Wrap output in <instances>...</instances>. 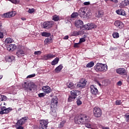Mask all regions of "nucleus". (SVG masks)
I'll use <instances>...</instances> for the list:
<instances>
[{"mask_svg":"<svg viewBox=\"0 0 129 129\" xmlns=\"http://www.w3.org/2000/svg\"><path fill=\"white\" fill-rule=\"evenodd\" d=\"M74 121L77 124H85L89 122V119L86 115L80 114L75 116Z\"/></svg>","mask_w":129,"mask_h":129,"instance_id":"f257e3e1","label":"nucleus"},{"mask_svg":"<svg viewBox=\"0 0 129 129\" xmlns=\"http://www.w3.org/2000/svg\"><path fill=\"white\" fill-rule=\"evenodd\" d=\"M22 88L26 91L30 92L32 91V90L35 89L36 85L33 83L29 82H24L22 84Z\"/></svg>","mask_w":129,"mask_h":129,"instance_id":"f03ea898","label":"nucleus"},{"mask_svg":"<svg viewBox=\"0 0 129 129\" xmlns=\"http://www.w3.org/2000/svg\"><path fill=\"white\" fill-rule=\"evenodd\" d=\"M94 69L97 72H106L107 71V66L106 64L98 63L94 67Z\"/></svg>","mask_w":129,"mask_h":129,"instance_id":"7ed1b4c3","label":"nucleus"},{"mask_svg":"<svg viewBox=\"0 0 129 129\" xmlns=\"http://www.w3.org/2000/svg\"><path fill=\"white\" fill-rule=\"evenodd\" d=\"M70 95L68 101L72 102L76 98V97L81 94V92L79 90H74L70 92Z\"/></svg>","mask_w":129,"mask_h":129,"instance_id":"20e7f679","label":"nucleus"},{"mask_svg":"<svg viewBox=\"0 0 129 129\" xmlns=\"http://www.w3.org/2000/svg\"><path fill=\"white\" fill-rule=\"evenodd\" d=\"M93 114L95 117H101L102 115V110L99 107H95L93 109Z\"/></svg>","mask_w":129,"mask_h":129,"instance_id":"39448f33","label":"nucleus"},{"mask_svg":"<svg viewBox=\"0 0 129 129\" xmlns=\"http://www.w3.org/2000/svg\"><path fill=\"white\" fill-rule=\"evenodd\" d=\"M49 121L47 120L41 119L39 120V129H47Z\"/></svg>","mask_w":129,"mask_h":129,"instance_id":"423d86ee","label":"nucleus"},{"mask_svg":"<svg viewBox=\"0 0 129 129\" xmlns=\"http://www.w3.org/2000/svg\"><path fill=\"white\" fill-rule=\"evenodd\" d=\"M16 14L15 11L9 12L1 15L2 18H11L15 16Z\"/></svg>","mask_w":129,"mask_h":129,"instance_id":"0eeeda50","label":"nucleus"},{"mask_svg":"<svg viewBox=\"0 0 129 129\" xmlns=\"http://www.w3.org/2000/svg\"><path fill=\"white\" fill-rule=\"evenodd\" d=\"M87 80L85 79H82L80 82L77 83V86L79 89H83L86 86Z\"/></svg>","mask_w":129,"mask_h":129,"instance_id":"6e6552de","label":"nucleus"},{"mask_svg":"<svg viewBox=\"0 0 129 129\" xmlns=\"http://www.w3.org/2000/svg\"><path fill=\"white\" fill-rule=\"evenodd\" d=\"M58 103V98H57L56 97L52 98L51 101L50 108H57Z\"/></svg>","mask_w":129,"mask_h":129,"instance_id":"1a4fd4ad","label":"nucleus"},{"mask_svg":"<svg viewBox=\"0 0 129 129\" xmlns=\"http://www.w3.org/2000/svg\"><path fill=\"white\" fill-rule=\"evenodd\" d=\"M1 111H0L1 115L8 114L13 110L12 108H10V107L6 108V106H3L1 107Z\"/></svg>","mask_w":129,"mask_h":129,"instance_id":"9d476101","label":"nucleus"},{"mask_svg":"<svg viewBox=\"0 0 129 129\" xmlns=\"http://www.w3.org/2000/svg\"><path fill=\"white\" fill-rule=\"evenodd\" d=\"M53 25V21H46L43 23V27L44 29H50Z\"/></svg>","mask_w":129,"mask_h":129,"instance_id":"9b49d317","label":"nucleus"},{"mask_svg":"<svg viewBox=\"0 0 129 129\" xmlns=\"http://www.w3.org/2000/svg\"><path fill=\"white\" fill-rule=\"evenodd\" d=\"M54 57H55V55L52 54H48L43 55L42 56V59L44 60H47L52 59Z\"/></svg>","mask_w":129,"mask_h":129,"instance_id":"f8f14e48","label":"nucleus"},{"mask_svg":"<svg viewBox=\"0 0 129 129\" xmlns=\"http://www.w3.org/2000/svg\"><path fill=\"white\" fill-rule=\"evenodd\" d=\"M116 72L117 74L122 76H125L127 75V73L126 72V70L124 68L117 69Z\"/></svg>","mask_w":129,"mask_h":129,"instance_id":"ddd939ff","label":"nucleus"},{"mask_svg":"<svg viewBox=\"0 0 129 129\" xmlns=\"http://www.w3.org/2000/svg\"><path fill=\"white\" fill-rule=\"evenodd\" d=\"M28 119V117L27 116H24L18 120L17 124L19 125H23Z\"/></svg>","mask_w":129,"mask_h":129,"instance_id":"4468645a","label":"nucleus"},{"mask_svg":"<svg viewBox=\"0 0 129 129\" xmlns=\"http://www.w3.org/2000/svg\"><path fill=\"white\" fill-rule=\"evenodd\" d=\"M90 89H91V93L92 94H93L94 95L98 94V91L97 90V88L95 86H94V85H91V86H90Z\"/></svg>","mask_w":129,"mask_h":129,"instance_id":"2eb2a0df","label":"nucleus"},{"mask_svg":"<svg viewBox=\"0 0 129 129\" xmlns=\"http://www.w3.org/2000/svg\"><path fill=\"white\" fill-rule=\"evenodd\" d=\"M114 26H116L118 28L121 29L124 27V24L121 21L119 20L114 22Z\"/></svg>","mask_w":129,"mask_h":129,"instance_id":"dca6fc26","label":"nucleus"},{"mask_svg":"<svg viewBox=\"0 0 129 129\" xmlns=\"http://www.w3.org/2000/svg\"><path fill=\"white\" fill-rule=\"evenodd\" d=\"M83 25V21H82L81 20H78L76 21L75 26L78 29H82Z\"/></svg>","mask_w":129,"mask_h":129,"instance_id":"f3484780","label":"nucleus"},{"mask_svg":"<svg viewBox=\"0 0 129 129\" xmlns=\"http://www.w3.org/2000/svg\"><path fill=\"white\" fill-rule=\"evenodd\" d=\"M116 13L117 15L120 16H126L127 14L125 13V11L122 9H119L116 11Z\"/></svg>","mask_w":129,"mask_h":129,"instance_id":"a211bd4d","label":"nucleus"},{"mask_svg":"<svg viewBox=\"0 0 129 129\" xmlns=\"http://www.w3.org/2000/svg\"><path fill=\"white\" fill-rule=\"evenodd\" d=\"M104 16V12L102 10H99L96 12L95 17L97 18H101Z\"/></svg>","mask_w":129,"mask_h":129,"instance_id":"6ab92c4d","label":"nucleus"},{"mask_svg":"<svg viewBox=\"0 0 129 129\" xmlns=\"http://www.w3.org/2000/svg\"><path fill=\"white\" fill-rule=\"evenodd\" d=\"M42 91L44 92L47 94H49L51 92V90L49 86H45L42 87Z\"/></svg>","mask_w":129,"mask_h":129,"instance_id":"aec40b11","label":"nucleus"},{"mask_svg":"<svg viewBox=\"0 0 129 129\" xmlns=\"http://www.w3.org/2000/svg\"><path fill=\"white\" fill-rule=\"evenodd\" d=\"M16 46L15 44H10L7 47V50L9 51L13 52L14 50H15L16 49Z\"/></svg>","mask_w":129,"mask_h":129,"instance_id":"412c9836","label":"nucleus"},{"mask_svg":"<svg viewBox=\"0 0 129 129\" xmlns=\"http://www.w3.org/2000/svg\"><path fill=\"white\" fill-rule=\"evenodd\" d=\"M52 42V38L50 37L46 38L44 41V43L45 45L49 44Z\"/></svg>","mask_w":129,"mask_h":129,"instance_id":"4be33fe9","label":"nucleus"},{"mask_svg":"<svg viewBox=\"0 0 129 129\" xmlns=\"http://www.w3.org/2000/svg\"><path fill=\"white\" fill-rule=\"evenodd\" d=\"M57 108H50L51 111L50 112L51 115L56 117L57 116V113L56 109Z\"/></svg>","mask_w":129,"mask_h":129,"instance_id":"5701e85b","label":"nucleus"},{"mask_svg":"<svg viewBox=\"0 0 129 129\" xmlns=\"http://www.w3.org/2000/svg\"><path fill=\"white\" fill-rule=\"evenodd\" d=\"M63 68L62 64H60L55 69L54 71L55 73H59Z\"/></svg>","mask_w":129,"mask_h":129,"instance_id":"b1692460","label":"nucleus"},{"mask_svg":"<svg viewBox=\"0 0 129 129\" xmlns=\"http://www.w3.org/2000/svg\"><path fill=\"white\" fill-rule=\"evenodd\" d=\"M14 42L13 39L10 37H8L7 38L5 39V44H10Z\"/></svg>","mask_w":129,"mask_h":129,"instance_id":"393cba45","label":"nucleus"},{"mask_svg":"<svg viewBox=\"0 0 129 129\" xmlns=\"http://www.w3.org/2000/svg\"><path fill=\"white\" fill-rule=\"evenodd\" d=\"M59 60V58L58 57L54 58V59L51 61V65L52 66L56 65L57 64H58Z\"/></svg>","mask_w":129,"mask_h":129,"instance_id":"a878e982","label":"nucleus"},{"mask_svg":"<svg viewBox=\"0 0 129 129\" xmlns=\"http://www.w3.org/2000/svg\"><path fill=\"white\" fill-rule=\"evenodd\" d=\"M18 57H19L21 55L24 56L25 53L24 50H22L21 49L18 50V51L16 53Z\"/></svg>","mask_w":129,"mask_h":129,"instance_id":"bb28decb","label":"nucleus"},{"mask_svg":"<svg viewBox=\"0 0 129 129\" xmlns=\"http://www.w3.org/2000/svg\"><path fill=\"white\" fill-rule=\"evenodd\" d=\"M79 12L80 15L84 16L86 14V9L84 8L80 9Z\"/></svg>","mask_w":129,"mask_h":129,"instance_id":"cd10ccee","label":"nucleus"},{"mask_svg":"<svg viewBox=\"0 0 129 129\" xmlns=\"http://www.w3.org/2000/svg\"><path fill=\"white\" fill-rule=\"evenodd\" d=\"M104 2H106L107 4H109V2L113 3L114 4H117L118 3V0H104Z\"/></svg>","mask_w":129,"mask_h":129,"instance_id":"c85d7f7f","label":"nucleus"},{"mask_svg":"<svg viewBox=\"0 0 129 129\" xmlns=\"http://www.w3.org/2000/svg\"><path fill=\"white\" fill-rule=\"evenodd\" d=\"M41 36L42 37H50L51 34L49 32H41Z\"/></svg>","mask_w":129,"mask_h":129,"instance_id":"c756f323","label":"nucleus"},{"mask_svg":"<svg viewBox=\"0 0 129 129\" xmlns=\"http://www.w3.org/2000/svg\"><path fill=\"white\" fill-rule=\"evenodd\" d=\"M89 30H91L93 29H96L97 28V25L93 23L89 24Z\"/></svg>","mask_w":129,"mask_h":129,"instance_id":"7c9ffc66","label":"nucleus"},{"mask_svg":"<svg viewBox=\"0 0 129 129\" xmlns=\"http://www.w3.org/2000/svg\"><path fill=\"white\" fill-rule=\"evenodd\" d=\"M94 66V63L93 61H90L89 63L86 64L87 68H93Z\"/></svg>","mask_w":129,"mask_h":129,"instance_id":"2f4dec72","label":"nucleus"},{"mask_svg":"<svg viewBox=\"0 0 129 129\" xmlns=\"http://www.w3.org/2000/svg\"><path fill=\"white\" fill-rule=\"evenodd\" d=\"M7 59L9 62H12L15 59V57L13 55L8 56H7Z\"/></svg>","mask_w":129,"mask_h":129,"instance_id":"473e14b6","label":"nucleus"},{"mask_svg":"<svg viewBox=\"0 0 129 129\" xmlns=\"http://www.w3.org/2000/svg\"><path fill=\"white\" fill-rule=\"evenodd\" d=\"M81 29H82L83 30H89V24L83 25Z\"/></svg>","mask_w":129,"mask_h":129,"instance_id":"72a5a7b5","label":"nucleus"},{"mask_svg":"<svg viewBox=\"0 0 129 129\" xmlns=\"http://www.w3.org/2000/svg\"><path fill=\"white\" fill-rule=\"evenodd\" d=\"M52 20L54 21L55 22H57L59 20V17L57 15L52 16Z\"/></svg>","mask_w":129,"mask_h":129,"instance_id":"f704fd0d","label":"nucleus"},{"mask_svg":"<svg viewBox=\"0 0 129 129\" xmlns=\"http://www.w3.org/2000/svg\"><path fill=\"white\" fill-rule=\"evenodd\" d=\"M66 122V121H62L60 122V124H59L58 125V127L60 128H62L63 126H64Z\"/></svg>","mask_w":129,"mask_h":129,"instance_id":"c9c22d12","label":"nucleus"},{"mask_svg":"<svg viewBox=\"0 0 129 129\" xmlns=\"http://www.w3.org/2000/svg\"><path fill=\"white\" fill-rule=\"evenodd\" d=\"M113 37L114 39H117L118 38H119V34L118 32H114L112 34Z\"/></svg>","mask_w":129,"mask_h":129,"instance_id":"e433bc0d","label":"nucleus"},{"mask_svg":"<svg viewBox=\"0 0 129 129\" xmlns=\"http://www.w3.org/2000/svg\"><path fill=\"white\" fill-rule=\"evenodd\" d=\"M6 1H9L15 5L19 4L20 2L19 0H6Z\"/></svg>","mask_w":129,"mask_h":129,"instance_id":"4c0bfd02","label":"nucleus"},{"mask_svg":"<svg viewBox=\"0 0 129 129\" xmlns=\"http://www.w3.org/2000/svg\"><path fill=\"white\" fill-rule=\"evenodd\" d=\"M79 16V14L78 13H73L72 15H71L72 18H76Z\"/></svg>","mask_w":129,"mask_h":129,"instance_id":"58836bf2","label":"nucleus"},{"mask_svg":"<svg viewBox=\"0 0 129 129\" xmlns=\"http://www.w3.org/2000/svg\"><path fill=\"white\" fill-rule=\"evenodd\" d=\"M68 87H69V89H74V85L73 83L70 82L69 84L68 85Z\"/></svg>","mask_w":129,"mask_h":129,"instance_id":"ea45409f","label":"nucleus"},{"mask_svg":"<svg viewBox=\"0 0 129 129\" xmlns=\"http://www.w3.org/2000/svg\"><path fill=\"white\" fill-rule=\"evenodd\" d=\"M79 35V32L78 31H74L73 32H72V36L74 37H77Z\"/></svg>","mask_w":129,"mask_h":129,"instance_id":"a19ab883","label":"nucleus"},{"mask_svg":"<svg viewBox=\"0 0 129 129\" xmlns=\"http://www.w3.org/2000/svg\"><path fill=\"white\" fill-rule=\"evenodd\" d=\"M121 103L122 102L121 100H116V101H115V104L116 105H120Z\"/></svg>","mask_w":129,"mask_h":129,"instance_id":"79ce46f5","label":"nucleus"},{"mask_svg":"<svg viewBox=\"0 0 129 129\" xmlns=\"http://www.w3.org/2000/svg\"><path fill=\"white\" fill-rule=\"evenodd\" d=\"M0 32H1L4 35H7V31L6 29H4V28H1L0 29Z\"/></svg>","mask_w":129,"mask_h":129,"instance_id":"37998d69","label":"nucleus"},{"mask_svg":"<svg viewBox=\"0 0 129 129\" xmlns=\"http://www.w3.org/2000/svg\"><path fill=\"white\" fill-rule=\"evenodd\" d=\"M45 96H46L45 93H41L38 94V96L39 98L44 97Z\"/></svg>","mask_w":129,"mask_h":129,"instance_id":"c03bdc74","label":"nucleus"},{"mask_svg":"<svg viewBox=\"0 0 129 129\" xmlns=\"http://www.w3.org/2000/svg\"><path fill=\"white\" fill-rule=\"evenodd\" d=\"M2 100L3 101H6L7 100V97L6 96H5L4 95H2L1 96H0Z\"/></svg>","mask_w":129,"mask_h":129,"instance_id":"a18cd8bd","label":"nucleus"},{"mask_svg":"<svg viewBox=\"0 0 129 129\" xmlns=\"http://www.w3.org/2000/svg\"><path fill=\"white\" fill-rule=\"evenodd\" d=\"M123 5L125 6H127L129 5V0H125L124 1Z\"/></svg>","mask_w":129,"mask_h":129,"instance_id":"49530a36","label":"nucleus"},{"mask_svg":"<svg viewBox=\"0 0 129 129\" xmlns=\"http://www.w3.org/2000/svg\"><path fill=\"white\" fill-rule=\"evenodd\" d=\"M76 103H77V105H78V106H79L82 104L81 100L79 99H77Z\"/></svg>","mask_w":129,"mask_h":129,"instance_id":"de8ad7c7","label":"nucleus"},{"mask_svg":"<svg viewBox=\"0 0 129 129\" xmlns=\"http://www.w3.org/2000/svg\"><path fill=\"white\" fill-rule=\"evenodd\" d=\"M78 32L79 35L80 36H82L85 34V31L83 30L79 31Z\"/></svg>","mask_w":129,"mask_h":129,"instance_id":"09e8293b","label":"nucleus"},{"mask_svg":"<svg viewBox=\"0 0 129 129\" xmlns=\"http://www.w3.org/2000/svg\"><path fill=\"white\" fill-rule=\"evenodd\" d=\"M36 76L35 74H33L31 75H29L27 77V78H34Z\"/></svg>","mask_w":129,"mask_h":129,"instance_id":"8fccbe9b","label":"nucleus"},{"mask_svg":"<svg viewBox=\"0 0 129 129\" xmlns=\"http://www.w3.org/2000/svg\"><path fill=\"white\" fill-rule=\"evenodd\" d=\"M86 40L84 38H82L80 39L79 43H82L85 42Z\"/></svg>","mask_w":129,"mask_h":129,"instance_id":"3c124183","label":"nucleus"},{"mask_svg":"<svg viewBox=\"0 0 129 129\" xmlns=\"http://www.w3.org/2000/svg\"><path fill=\"white\" fill-rule=\"evenodd\" d=\"M74 47L79 48V43H76L74 44Z\"/></svg>","mask_w":129,"mask_h":129,"instance_id":"603ef678","label":"nucleus"},{"mask_svg":"<svg viewBox=\"0 0 129 129\" xmlns=\"http://www.w3.org/2000/svg\"><path fill=\"white\" fill-rule=\"evenodd\" d=\"M124 117L127 121H129V114H125Z\"/></svg>","mask_w":129,"mask_h":129,"instance_id":"864d4df0","label":"nucleus"},{"mask_svg":"<svg viewBox=\"0 0 129 129\" xmlns=\"http://www.w3.org/2000/svg\"><path fill=\"white\" fill-rule=\"evenodd\" d=\"M41 52L40 51H35L34 52V54L35 55H40Z\"/></svg>","mask_w":129,"mask_h":129,"instance_id":"5fc2aeb1","label":"nucleus"},{"mask_svg":"<svg viewBox=\"0 0 129 129\" xmlns=\"http://www.w3.org/2000/svg\"><path fill=\"white\" fill-rule=\"evenodd\" d=\"M83 4L85 6H88V5H90V2H86L84 3Z\"/></svg>","mask_w":129,"mask_h":129,"instance_id":"6e6d98bb","label":"nucleus"},{"mask_svg":"<svg viewBox=\"0 0 129 129\" xmlns=\"http://www.w3.org/2000/svg\"><path fill=\"white\" fill-rule=\"evenodd\" d=\"M28 12L30 14H32V13H34V10L33 9H29V10H28Z\"/></svg>","mask_w":129,"mask_h":129,"instance_id":"4d7b16f0","label":"nucleus"},{"mask_svg":"<svg viewBox=\"0 0 129 129\" xmlns=\"http://www.w3.org/2000/svg\"><path fill=\"white\" fill-rule=\"evenodd\" d=\"M4 34L2 32H0V39H3L4 38Z\"/></svg>","mask_w":129,"mask_h":129,"instance_id":"13d9d810","label":"nucleus"},{"mask_svg":"<svg viewBox=\"0 0 129 129\" xmlns=\"http://www.w3.org/2000/svg\"><path fill=\"white\" fill-rule=\"evenodd\" d=\"M17 129H24V127H23L22 126H21V125H19Z\"/></svg>","mask_w":129,"mask_h":129,"instance_id":"bf43d9fd","label":"nucleus"},{"mask_svg":"<svg viewBox=\"0 0 129 129\" xmlns=\"http://www.w3.org/2000/svg\"><path fill=\"white\" fill-rule=\"evenodd\" d=\"M117 85L119 86H121L122 85V82L121 81L117 82Z\"/></svg>","mask_w":129,"mask_h":129,"instance_id":"052dcab7","label":"nucleus"},{"mask_svg":"<svg viewBox=\"0 0 129 129\" xmlns=\"http://www.w3.org/2000/svg\"><path fill=\"white\" fill-rule=\"evenodd\" d=\"M69 38V36L68 35H66V36H64V37H63V39H66V40H67Z\"/></svg>","mask_w":129,"mask_h":129,"instance_id":"680f3d73","label":"nucleus"},{"mask_svg":"<svg viewBox=\"0 0 129 129\" xmlns=\"http://www.w3.org/2000/svg\"><path fill=\"white\" fill-rule=\"evenodd\" d=\"M3 26L2 23L0 22V29H3Z\"/></svg>","mask_w":129,"mask_h":129,"instance_id":"e2e57ef3","label":"nucleus"},{"mask_svg":"<svg viewBox=\"0 0 129 129\" xmlns=\"http://www.w3.org/2000/svg\"><path fill=\"white\" fill-rule=\"evenodd\" d=\"M21 20H22V21H26V19L25 18H21Z\"/></svg>","mask_w":129,"mask_h":129,"instance_id":"0e129e2a","label":"nucleus"},{"mask_svg":"<svg viewBox=\"0 0 129 129\" xmlns=\"http://www.w3.org/2000/svg\"><path fill=\"white\" fill-rule=\"evenodd\" d=\"M103 129H109V128L107 127H103Z\"/></svg>","mask_w":129,"mask_h":129,"instance_id":"69168bd1","label":"nucleus"},{"mask_svg":"<svg viewBox=\"0 0 129 129\" xmlns=\"http://www.w3.org/2000/svg\"><path fill=\"white\" fill-rule=\"evenodd\" d=\"M1 101H3V100H2V98H1V97L0 96V102H1Z\"/></svg>","mask_w":129,"mask_h":129,"instance_id":"338daca9","label":"nucleus"},{"mask_svg":"<svg viewBox=\"0 0 129 129\" xmlns=\"http://www.w3.org/2000/svg\"><path fill=\"white\" fill-rule=\"evenodd\" d=\"M98 85L99 86H101V84L99 83H98Z\"/></svg>","mask_w":129,"mask_h":129,"instance_id":"774afa93","label":"nucleus"}]
</instances>
